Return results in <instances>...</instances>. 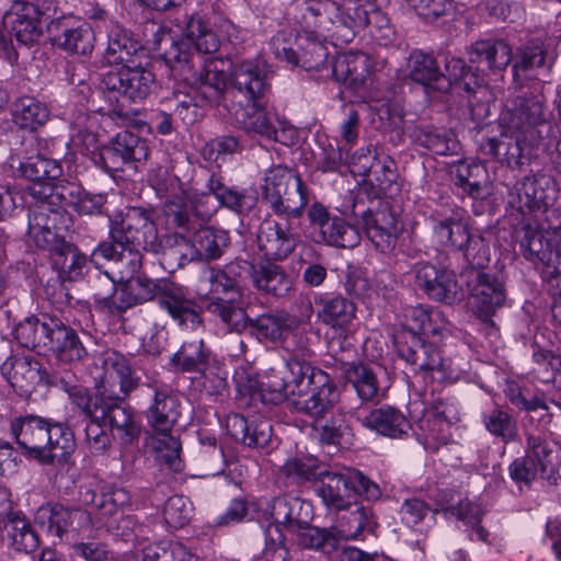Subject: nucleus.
I'll return each mask as SVG.
<instances>
[{"label":"nucleus","instance_id":"1","mask_svg":"<svg viewBox=\"0 0 561 561\" xmlns=\"http://www.w3.org/2000/svg\"><path fill=\"white\" fill-rule=\"evenodd\" d=\"M102 369L103 374L95 378L96 394L91 397L87 390L77 389L70 394L71 402L89 420L105 421L113 437L130 444L138 438L140 425L123 400L137 386V378L128 360L115 352L106 354Z\"/></svg>","mask_w":561,"mask_h":561},{"label":"nucleus","instance_id":"2","mask_svg":"<svg viewBox=\"0 0 561 561\" xmlns=\"http://www.w3.org/2000/svg\"><path fill=\"white\" fill-rule=\"evenodd\" d=\"M220 46L217 35L205 21L193 15L186 23L183 38L173 42L163 53L165 64L175 80L195 87L208 102H219L227 88V76L214 60L202 55L214 54Z\"/></svg>","mask_w":561,"mask_h":561},{"label":"nucleus","instance_id":"3","mask_svg":"<svg viewBox=\"0 0 561 561\" xmlns=\"http://www.w3.org/2000/svg\"><path fill=\"white\" fill-rule=\"evenodd\" d=\"M18 171L31 181L25 193L34 199L30 203L28 238L39 249L50 248L56 238L54 230L66 217L54 185L61 176V167L56 160L36 156L22 162Z\"/></svg>","mask_w":561,"mask_h":561},{"label":"nucleus","instance_id":"4","mask_svg":"<svg viewBox=\"0 0 561 561\" xmlns=\"http://www.w3.org/2000/svg\"><path fill=\"white\" fill-rule=\"evenodd\" d=\"M10 431L16 443L30 457L42 465L61 462L73 448V434L59 422L37 415L12 420Z\"/></svg>","mask_w":561,"mask_h":561},{"label":"nucleus","instance_id":"5","mask_svg":"<svg viewBox=\"0 0 561 561\" xmlns=\"http://www.w3.org/2000/svg\"><path fill=\"white\" fill-rule=\"evenodd\" d=\"M111 242H102L93 255L112 256L118 247L142 249L159 253L162 250L152 215L142 207H127L111 219Z\"/></svg>","mask_w":561,"mask_h":561},{"label":"nucleus","instance_id":"6","mask_svg":"<svg viewBox=\"0 0 561 561\" xmlns=\"http://www.w3.org/2000/svg\"><path fill=\"white\" fill-rule=\"evenodd\" d=\"M264 514L273 524L265 529L263 557L266 561H287L289 552L280 527L290 535L301 528L306 520H311V504L297 496L280 495L267 503Z\"/></svg>","mask_w":561,"mask_h":561},{"label":"nucleus","instance_id":"7","mask_svg":"<svg viewBox=\"0 0 561 561\" xmlns=\"http://www.w3.org/2000/svg\"><path fill=\"white\" fill-rule=\"evenodd\" d=\"M165 216L168 221L181 230L179 234L168 238L182 240L191 244L192 256L201 260H216L221 256L225 248L228 247V234L224 230H215L196 219H192L188 213L174 201L165 203Z\"/></svg>","mask_w":561,"mask_h":561},{"label":"nucleus","instance_id":"8","mask_svg":"<svg viewBox=\"0 0 561 561\" xmlns=\"http://www.w3.org/2000/svg\"><path fill=\"white\" fill-rule=\"evenodd\" d=\"M79 500L83 505L95 506L96 528H106L116 537L129 540L135 520L124 510L130 503V494L123 488L111 486L99 496L95 488L85 484L80 488Z\"/></svg>","mask_w":561,"mask_h":561},{"label":"nucleus","instance_id":"9","mask_svg":"<svg viewBox=\"0 0 561 561\" xmlns=\"http://www.w3.org/2000/svg\"><path fill=\"white\" fill-rule=\"evenodd\" d=\"M262 181L263 197L275 214L287 218L302 215L308 196L299 175L278 164L266 170Z\"/></svg>","mask_w":561,"mask_h":561},{"label":"nucleus","instance_id":"10","mask_svg":"<svg viewBox=\"0 0 561 561\" xmlns=\"http://www.w3.org/2000/svg\"><path fill=\"white\" fill-rule=\"evenodd\" d=\"M242 261L231 263L226 270H210V291L218 296L207 304V310L218 317L230 330L240 332L247 327L248 316L241 301V291L237 286L236 275L241 276Z\"/></svg>","mask_w":561,"mask_h":561},{"label":"nucleus","instance_id":"11","mask_svg":"<svg viewBox=\"0 0 561 561\" xmlns=\"http://www.w3.org/2000/svg\"><path fill=\"white\" fill-rule=\"evenodd\" d=\"M318 480V495L328 507L336 511L350 507L351 491L369 501L381 495L379 485L355 469H347L345 473L322 471Z\"/></svg>","mask_w":561,"mask_h":561},{"label":"nucleus","instance_id":"12","mask_svg":"<svg viewBox=\"0 0 561 561\" xmlns=\"http://www.w3.org/2000/svg\"><path fill=\"white\" fill-rule=\"evenodd\" d=\"M129 284L137 304L158 299L159 305L181 323H201L193 300L186 298L181 287L165 280L154 282L142 277H136Z\"/></svg>","mask_w":561,"mask_h":561},{"label":"nucleus","instance_id":"13","mask_svg":"<svg viewBox=\"0 0 561 561\" xmlns=\"http://www.w3.org/2000/svg\"><path fill=\"white\" fill-rule=\"evenodd\" d=\"M207 186L209 192L195 193L188 196V204L180 196L171 201L180 204L183 209L186 208L188 216L201 222L209 218L217 210V205H215L213 198H215L219 205L239 213L249 211L255 205L256 199L253 195L226 187L220 180L216 179L214 175L209 178Z\"/></svg>","mask_w":561,"mask_h":561},{"label":"nucleus","instance_id":"14","mask_svg":"<svg viewBox=\"0 0 561 561\" xmlns=\"http://www.w3.org/2000/svg\"><path fill=\"white\" fill-rule=\"evenodd\" d=\"M546 224L534 227L525 224L516 231L524 256L541 271L545 280L561 286V249L551 245L550 237H545Z\"/></svg>","mask_w":561,"mask_h":561},{"label":"nucleus","instance_id":"15","mask_svg":"<svg viewBox=\"0 0 561 561\" xmlns=\"http://www.w3.org/2000/svg\"><path fill=\"white\" fill-rule=\"evenodd\" d=\"M558 197V187L552 176L543 173L527 175L508 193V205L520 214L541 213L551 215Z\"/></svg>","mask_w":561,"mask_h":561},{"label":"nucleus","instance_id":"16","mask_svg":"<svg viewBox=\"0 0 561 561\" xmlns=\"http://www.w3.org/2000/svg\"><path fill=\"white\" fill-rule=\"evenodd\" d=\"M154 75L147 68L126 64V67L108 71L103 76L101 87L108 92L115 101H129L138 103L144 101L154 87Z\"/></svg>","mask_w":561,"mask_h":561},{"label":"nucleus","instance_id":"17","mask_svg":"<svg viewBox=\"0 0 561 561\" xmlns=\"http://www.w3.org/2000/svg\"><path fill=\"white\" fill-rule=\"evenodd\" d=\"M413 273L416 286L430 299L449 306L462 300V287L453 271L437 268L430 263H417Z\"/></svg>","mask_w":561,"mask_h":561},{"label":"nucleus","instance_id":"18","mask_svg":"<svg viewBox=\"0 0 561 561\" xmlns=\"http://www.w3.org/2000/svg\"><path fill=\"white\" fill-rule=\"evenodd\" d=\"M321 369L314 368L309 362L289 358L283 369L268 378L267 387L272 390V401L289 400L290 403L305 390L313 385V377Z\"/></svg>","mask_w":561,"mask_h":561},{"label":"nucleus","instance_id":"19","mask_svg":"<svg viewBox=\"0 0 561 561\" xmlns=\"http://www.w3.org/2000/svg\"><path fill=\"white\" fill-rule=\"evenodd\" d=\"M323 37L297 35L298 50H293L280 43L278 36L272 39L275 57L293 66H299L306 71H320L327 68L328 48Z\"/></svg>","mask_w":561,"mask_h":561},{"label":"nucleus","instance_id":"20","mask_svg":"<svg viewBox=\"0 0 561 561\" xmlns=\"http://www.w3.org/2000/svg\"><path fill=\"white\" fill-rule=\"evenodd\" d=\"M365 508L357 507L351 513L353 522L356 523V529L352 530H327L310 525V520H306V525L295 530L291 536L295 537L296 543L302 548L320 550L325 554H332L337 550L341 538L356 539L363 527L360 522L364 516Z\"/></svg>","mask_w":561,"mask_h":561},{"label":"nucleus","instance_id":"21","mask_svg":"<svg viewBox=\"0 0 561 561\" xmlns=\"http://www.w3.org/2000/svg\"><path fill=\"white\" fill-rule=\"evenodd\" d=\"M308 216L312 227L318 231L319 240L325 244L337 248H354L358 244V230L340 217H331L323 205L314 203Z\"/></svg>","mask_w":561,"mask_h":561},{"label":"nucleus","instance_id":"22","mask_svg":"<svg viewBox=\"0 0 561 561\" xmlns=\"http://www.w3.org/2000/svg\"><path fill=\"white\" fill-rule=\"evenodd\" d=\"M472 276L473 279L468 283V305L478 318L488 321L505 301L503 285L495 277L481 271H476Z\"/></svg>","mask_w":561,"mask_h":561},{"label":"nucleus","instance_id":"23","mask_svg":"<svg viewBox=\"0 0 561 561\" xmlns=\"http://www.w3.org/2000/svg\"><path fill=\"white\" fill-rule=\"evenodd\" d=\"M99 156L105 170L119 171L127 163L146 160L148 146L139 136L124 130L118 133L110 145L102 147Z\"/></svg>","mask_w":561,"mask_h":561},{"label":"nucleus","instance_id":"24","mask_svg":"<svg viewBox=\"0 0 561 561\" xmlns=\"http://www.w3.org/2000/svg\"><path fill=\"white\" fill-rule=\"evenodd\" d=\"M340 400V391L330 376L324 371H317L313 385L295 398L291 405L296 411L319 419L329 412Z\"/></svg>","mask_w":561,"mask_h":561},{"label":"nucleus","instance_id":"25","mask_svg":"<svg viewBox=\"0 0 561 561\" xmlns=\"http://www.w3.org/2000/svg\"><path fill=\"white\" fill-rule=\"evenodd\" d=\"M4 28L14 34L18 42L31 44L42 35V12L37 4L31 1H14L2 19Z\"/></svg>","mask_w":561,"mask_h":561},{"label":"nucleus","instance_id":"26","mask_svg":"<svg viewBox=\"0 0 561 561\" xmlns=\"http://www.w3.org/2000/svg\"><path fill=\"white\" fill-rule=\"evenodd\" d=\"M362 226L365 236L378 251L388 253L394 249L400 230L396 215L387 205H381L375 211H364Z\"/></svg>","mask_w":561,"mask_h":561},{"label":"nucleus","instance_id":"27","mask_svg":"<svg viewBox=\"0 0 561 561\" xmlns=\"http://www.w3.org/2000/svg\"><path fill=\"white\" fill-rule=\"evenodd\" d=\"M268 68L260 58L233 62L229 70L232 88L247 101L260 100L268 85L266 82Z\"/></svg>","mask_w":561,"mask_h":561},{"label":"nucleus","instance_id":"28","mask_svg":"<svg viewBox=\"0 0 561 561\" xmlns=\"http://www.w3.org/2000/svg\"><path fill=\"white\" fill-rule=\"evenodd\" d=\"M54 43L67 53L88 55L94 48L95 36L88 22L62 19L49 25Z\"/></svg>","mask_w":561,"mask_h":561},{"label":"nucleus","instance_id":"29","mask_svg":"<svg viewBox=\"0 0 561 561\" xmlns=\"http://www.w3.org/2000/svg\"><path fill=\"white\" fill-rule=\"evenodd\" d=\"M256 241L267 260H283L294 251L297 236L291 231L287 220L268 218L261 224Z\"/></svg>","mask_w":561,"mask_h":561},{"label":"nucleus","instance_id":"30","mask_svg":"<svg viewBox=\"0 0 561 561\" xmlns=\"http://www.w3.org/2000/svg\"><path fill=\"white\" fill-rule=\"evenodd\" d=\"M501 121L508 130H520L522 135L533 139L535 127L546 122L543 96L536 94L516 98L513 106L502 114Z\"/></svg>","mask_w":561,"mask_h":561},{"label":"nucleus","instance_id":"31","mask_svg":"<svg viewBox=\"0 0 561 561\" xmlns=\"http://www.w3.org/2000/svg\"><path fill=\"white\" fill-rule=\"evenodd\" d=\"M399 352L413 366L414 371H424L432 380L444 382L456 379L450 360L444 359L431 344H416L414 347L400 348Z\"/></svg>","mask_w":561,"mask_h":561},{"label":"nucleus","instance_id":"32","mask_svg":"<svg viewBox=\"0 0 561 561\" xmlns=\"http://www.w3.org/2000/svg\"><path fill=\"white\" fill-rule=\"evenodd\" d=\"M44 348L65 363L81 362L88 356V351L77 332L56 317L50 319Z\"/></svg>","mask_w":561,"mask_h":561},{"label":"nucleus","instance_id":"33","mask_svg":"<svg viewBox=\"0 0 561 561\" xmlns=\"http://www.w3.org/2000/svg\"><path fill=\"white\" fill-rule=\"evenodd\" d=\"M228 110L234 124L247 134L278 141L274 117L259 100L247 101L244 105L232 104Z\"/></svg>","mask_w":561,"mask_h":561},{"label":"nucleus","instance_id":"34","mask_svg":"<svg viewBox=\"0 0 561 561\" xmlns=\"http://www.w3.org/2000/svg\"><path fill=\"white\" fill-rule=\"evenodd\" d=\"M407 75L411 81L422 84L426 89L436 91L449 89V80L442 72L435 57L423 50L411 51L407 60Z\"/></svg>","mask_w":561,"mask_h":561},{"label":"nucleus","instance_id":"35","mask_svg":"<svg viewBox=\"0 0 561 561\" xmlns=\"http://www.w3.org/2000/svg\"><path fill=\"white\" fill-rule=\"evenodd\" d=\"M504 128L505 130L499 137L488 138L482 148L485 153L507 167H522L525 163L523 142L530 138L522 135L520 130H508L505 124Z\"/></svg>","mask_w":561,"mask_h":561},{"label":"nucleus","instance_id":"36","mask_svg":"<svg viewBox=\"0 0 561 561\" xmlns=\"http://www.w3.org/2000/svg\"><path fill=\"white\" fill-rule=\"evenodd\" d=\"M368 0H332L335 7L332 13H335V31L332 36L350 42L355 33L365 27L368 23V12L364 2Z\"/></svg>","mask_w":561,"mask_h":561},{"label":"nucleus","instance_id":"37","mask_svg":"<svg viewBox=\"0 0 561 561\" xmlns=\"http://www.w3.org/2000/svg\"><path fill=\"white\" fill-rule=\"evenodd\" d=\"M360 423L366 428L391 438H401L411 430L405 415L391 405L371 410L360 420Z\"/></svg>","mask_w":561,"mask_h":561},{"label":"nucleus","instance_id":"38","mask_svg":"<svg viewBox=\"0 0 561 561\" xmlns=\"http://www.w3.org/2000/svg\"><path fill=\"white\" fill-rule=\"evenodd\" d=\"M512 47L503 39H479L469 48V60L483 65L492 72H500L511 64Z\"/></svg>","mask_w":561,"mask_h":561},{"label":"nucleus","instance_id":"39","mask_svg":"<svg viewBox=\"0 0 561 561\" xmlns=\"http://www.w3.org/2000/svg\"><path fill=\"white\" fill-rule=\"evenodd\" d=\"M459 421L458 414L451 405L439 403L420 421V428L424 432L426 444L433 447L446 444L449 440V427Z\"/></svg>","mask_w":561,"mask_h":561},{"label":"nucleus","instance_id":"40","mask_svg":"<svg viewBox=\"0 0 561 561\" xmlns=\"http://www.w3.org/2000/svg\"><path fill=\"white\" fill-rule=\"evenodd\" d=\"M59 224L54 230L57 234ZM46 250L53 251L51 262L55 268H57L60 275L65 276L70 280L80 278L87 268V256L79 251V249L70 243H58L57 237L50 248Z\"/></svg>","mask_w":561,"mask_h":561},{"label":"nucleus","instance_id":"41","mask_svg":"<svg viewBox=\"0 0 561 561\" xmlns=\"http://www.w3.org/2000/svg\"><path fill=\"white\" fill-rule=\"evenodd\" d=\"M170 96L164 99L165 105L185 124L192 125L199 117L197 101L198 91L195 87L178 80Z\"/></svg>","mask_w":561,"mask_h":561},{"label":"nucleus","instance_id":"42","mask_svg":"<svg viewBox=\"0 0 561 561\" xmlns=\"http://www.w3.org/2000/svg\"><path fill=\"white\" fill-rule=\"evenodd\" d=\"M179 400L168 391L158 390L148 411V421L157 433H170L176 423L180 411Z\"/></svg>","mask_w":561,"mask_h":561},{"label":"nucleus","instance_id":"43","mask_svg":"<svg viewBox=\"0 0 561 561\" xmlns=\"http://www.w3.org/2000/svg\"><path fill=\"white\" fill-rule=\"evenodd\" d=\"M335 7L331 1H317L308 4L301 13V31L298 35H311L327 37L331 26L335 27V21L330 13Z\"/></svg>","mask_w":561,"mask_h":561},{"label":"nucleus","instance_id":"44","mask_svg":"<svg viewBox=\"0 0 561 561\" xmlns=\"http://www.w3.org/2000/svg\"><path fill=\"white\" fill-rule=\"evenodd\" d=\"M171 363L182 371H204L205 367H220L216 360L209 362V351L204 341L194 337L185 341L173 354Z\"/></svg>","mask_w":561,"mask_h":561},{"label":"nucleus","instance_id":"45","mask_svg":"<svg viewBox=\"0 0 561 561\" xmlns=\"http://www.w3.org/2000/svg\"><path fill=\"white\" fill-rule=\"evenodd\" d=\"M331 72L337 81L360 84L369 75V61L365 54L347 53L335 58Z\"/></svg>","mask_w":561,"mask_h":561},{"label":"nucleus","instance_id":"46","mask_svg":"<svg viewBox=\"0 0 561 561\" xmlns=\"http://www.w3.org/2000/svg\"><path fill=\"white\" fill-rule=\"evenodd\" d=\"M49 118L46 105L35 98L22 96L18 99L12 108V119L22 129L36 130Z\"/></svg>","mask_w":561,"mask_h":561},{"label":"nucleus","instance_id":"47","mask_svg":"<svg viewBox=\"0 0 561 561\" xmlns=\"http://www.w3.org/2000/svg\"><path fill=\"white\" fill-rule=\"evenodd\" d=\"M525 457L540 470V474L547 479L551 478L554 471V450L545 434L538 431L526 432Z\"/></svg>","mask_w":561,"mask_h":561},{"label":"nucleus","instance_id":"48","mask_svg":"<svg viewBox=\"0 0 561 561\" xmlns=\"http://www.w3.org/2000/svg\"><path fill=\"white\" fill-rule=\"evenodd\" d=\"M138 44L121 31L112 32L108 36L107 47L103 54L102 62L107 66L126 64L134 65L138 57Z\"/></svg>","mask_w":561,"mask_h":561},{"label":"nucleus","instance_id":"49","mask_svg":"<svg viewBox=\"0 0 561 561\" xmlns=\"http://www.w3.org/2000/svg\"><path fill=\"white\" fill-rule=\"evenodd\" d=\"M345 378L363 402L374 401L379 393V382L375 373L364 364L350 363L344 367Z\"/></svg>","mask_w":561,"mask_h":561},{"label":"nucleus","instance_id":"50","mask_svg":"<svg viewBox=\"0 0 561 561\" xmlns=\"http://www.w3.org/2000/svg\"><path fill=\"white\" fill-rule=\"evenodd\" d=\"M295 322L288 313L276 312L259 316L251 325L260 340L275 343L284 337Z\"/></svg>","mask_w":561,"mask_h":561},{"label":"nucleus","instance_id":"51","mask_svg":"<svg viewBox=\"0 0 561 561\" xmlns=\"http://www.w3.org/2000/svg\"><path fill=\"white\" fill-rule=\"evenodd\" d=\"M547 50L541 43L533 42L522 46L513 65L516 80L530 79L535 71L546 66Z\"/></svg>","mask_w":561,"mask_h":561},{"label":"nucleus","instance_id":"52","mask_svg":"<svg viewBox=\"0 0 561 561\" xmlns=\"http://www.w3.org/2000/svg\"><path fill=\"white\" fill-rule=\"evenodd\" d=\"M321 444L346 446L353 440V431L342 414L328 420L318 419L313 425Z\"/></svg>","mask_w":561,"mask_h":561},{"label":"nucleus","instance_id":"53","mask_svg":"<svg viewBox=\"0 0 561 561\" xmlns=\"http://www.w3.org/2000/svg\"><path fill=\"white\" fill-rule=\"evenodd\" d=\"M81 215H101L104 213L106 194H92L80 186L69 185L59 195Z\"/></svg>","mask_w":561,"mask_h":561},{"label":"nucleus","instance_id":"54","mask_svg":"<svg viewBox=\"0 0 561 561\" xmlns=\"http://www.w3.org/2000/svg\"><path fill=\"white\" fill-rule=\"evenodd\" d=\"M10 546L18 552L31 553L39 546V539L30 522L16 514L8 520Z\"/></svg>","mask_w":561,"mask_h":561},{"label":"nucleus","instance_id":"55","mask_svg":"<svg viewBox=\"0 0 561 561\" xmlns=\"http://www.w3.org/2000/svg\"><path fill=\"white\" fill-rule=\"evenodd\" d=\"M355 305L344 297L337 296L321 302L318 318L323 323L335 327L347 325L355 317Z\"/></svg>","mask_w":561,"mask_h":561},{"label":"nucleus","instance_id":"56","mask_svg":"<svg viewBox=\"0 0 561 561\" xmlns=\"http://www.w3.org/2000/svg\"><path fill=\"white\" fill-rule=\"evenodd\" d=\"M434 233L438 241L444 245H451L459 250L468 240L469 225L458 214L438 220L434 226Z\"/></svg>","mask_w":561,"mask_h":561},{"label":"nucleus","instance_id":"57","mask_svg":"<svg viewBox=\"0 0 561 561\" xmlns=\"http://www.w3.org/2000/svg\"><path fill=\"white\" fill-rule=\"evenodd\" d=\"M72 508L61 504L48 503L42 505L35 513V522L46 526L48 531L57 537L69 531V522L71 519Z\"/></svg>","mask_w":561,"mask_h":561},{"label":"nucleus","instance_id":"58","mask_svg":"<svg viewBox=\"0 0 561 561\" xmlns=\"http://www.w3.org/2000/svg\"><path fill=\"white\" fill-rule=\"evenodd\" d=\"M51 318L50 316H44L42 320L37 318L26 319L16 327V339L27 348L44 347Z\"/></svg>","mask_w":561,"mask_h":561},{"label":"nucleus","instance_id":"59","mask_svg":"<svg viewBox=\"0 0 561 561\" xmlns=\"http://www.w3.org/2000/svg\"><path fill=\"white\" fill-rule=\"evenodd\" d=\"M533 360L538 366L533 369L538 379L542 382H552L561 388V355L537 348L533 353Z\"/></svg>","mask_w":561,"mask_h":561},{"label":"nucleus","instance_id":"60","mask_svg":"<svg viewBox=\"0 0 561 561\" xmlns=\"http://www.w3.org/2000/svg\"><path fill=\"white\" fill-rule=\"evenodd\" d=\"M488 182V171L481 163H460L456 170V184L473 197L481 195Z\"/></svg>","mask_w":561,"mask_h":561},{"label":"nucleus","instance_id":"61","mask_svg":"<svg viewBox=\"0 0 561 561\" xmlns=\"http://www.w3.org/2000/svg\"><path fill=\"white\" fill-rule=\"evenodd\" d=\"M142 249H130L127 247H118L112 256H103L106 260L113 261L116 264L117 272L119 273L121 282H129L136 278V274L140 271L142 265Z\"/></svg>","mask_w":561,"mask_h":561},{"label":"nucleus","instance_id":"62","mask_svg":"<svg viewBox=\"0 0 561 561\" xmlns=\"http://www.w3.org/2000/svg\"><path fill=\"white\" fill-rule=\"evenodd\" d=\"M483 423L488 432L505 444L517 437L516 421L505 411L493 409L483 416Z\"/></svg>","mask_w":561,"mask_h":561},{"label":"nucleus","instance_id":"63","mask_svg":"<svg viewBox=\"0 0 561 561\" xmlns=\"http://www.w3.org/2000/svg\"><path fill=\"white\" fill-rule=\"evenodd\" d=\"M280 471L285 477L300 483L304 481L318 480L323 470H321L318 460L314 458L294 457L286 460Z\"/></svg>","mask_w":561,"mask_h":561},{"label":"nucleus","instance_id":"64","mask_svg":"<svg viewBox=\"0 0 561 561\" xmlns=\"http://www.w3.org/2000/svg\"><path fill=\"white\" fill-rule=\"evenodd\" d=\"M437 319H440L443 322V313L440 311L422 305L411 306L404 310V327L413 333L436 331L432 325V321Z\"/></svg>","mask_w":561,"mask_h":561}]
</instances>
